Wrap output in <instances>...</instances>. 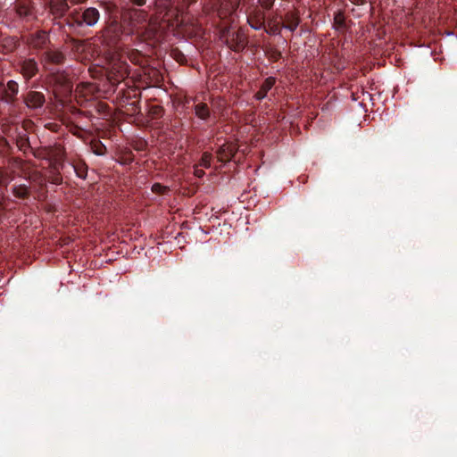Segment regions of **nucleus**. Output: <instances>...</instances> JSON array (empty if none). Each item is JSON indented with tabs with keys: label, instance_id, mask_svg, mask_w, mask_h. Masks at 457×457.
<instances>
[{
	"label": "nucleus",
	"instance_id": "21",
	"mask_svg": "<svg viewBox=\"0 0 457 457\" xmlns=\"http://www.w3.org/2000/svg\"><path fill=\"white\" fill-rule=\"evenodd\" d=\"M90 149L96 155L99 156H103L107 153L106 146L98 139H94L90 142Z\"/></svg>",
	"mask_w": 457,
	"mask_h": 457
},
{
	"label": "nucleus",
	"instance_id": "20",
	"mask_svg": "<svg viewBox=\"0 0 457 457\" xmlns=\"http://www.w3.org/2000/svg\"><path fill=\"white\" fill-rule=\"evenodd\" d=\"M333 26L337 30L339 31H344L347 29L345 18L343 12L337 11L335 13Z\"/></svg>",
	"mask_w": 457,
	"mask_h": 457
},
{
	"label": "nucleus",
	"instance_id": "10",
	"mask_svg": "<svg viewBox=\"0 0 457 457\" xmlns=\"http://www.w3.org/2000/svg\"><path fill=\"white\" fill-rule=\"evenodd\" d=\"M41 62L45 65H60L64 62L65 55L58 50L46 49L41 55Z\"/></svg>",
	"mask_w": 457,
	"mask_h": 457
},
{
	"label": "nucleus",
	"instance_id": "28",
	"mask_svg": "<svg viewBox=\"0 0 457 457\" xmlns=\"http://www.w3.org/2000/svg\"><path fill=\"white\" fill-rule=\"evenodd\" d=\"M168 190V187L161 185L160 183H154L153 186H152V191L154 193V194H157V195H162V194H164L166 191Z\"/></svg>",
	"mask_w": 457,
	"mask_h": 457
},
{
	"label": "nucleus",
	"instance_id": "25",
	"mask_svg": "<svg viewBox=\"0 0 457 457\" xmlns=\"http://www.w3.org/2000/svg\"><path fill=\"white\" fill-rule=\"evenodd\" d=\"M212 159V154L211 153L204 152L202 155L199 165L203 166L204 168H210Z\"/></svg>",
	"mask_w": 457,
	"mask_h": 457
},
{
	"label": "nucleus",
	"instance_id": "15",
	"mask_svg": "<svg viewBox=\"0 0 457 457\" xmlns=\"http://www.w3.org/2000/svg\"><path fill=\"white\" fill-rule=\"evenodd\" d=\"M196 1L197 0H182L183 4H186L187 7L190 4H195ZM211 9H212L213 12H216L218 17L220 19L225 18L227 14L230 12V11L227 10L224 7L221 0H212Z\"/></svg>",
	"mask_w": 457,
	"mask_h": 457
},
{
	"label": "nucleus",
	"instance_id": "6",
	"mask_svg": "<svg viewBox=\"0 0 457 457\" xmlns=\"http://www.w3.org/2000/svg\"><path fill=\"white\" fill-rule=\"evenodd\" d=\"M26 44L35 50H44L50 43L47 33L44 30H37L29 34L26 39Z\"/></svg>",
	"mask_w": 457,
	"mask_h": 457
},
{
	"label": "nucleus",
	"instance_id": "12",
	"mask_svg": "<svg viewBox=\"0 0 457 457\" xmlns=\"http://www.w3.org/2000/svg\"><path fill=\"white\" fill-rule=\"evenodd\" d=\"M264 12L258 8H255L247 17L248 24L255 30H260L264 28Z\"/></svg>",
	"mask_w": 457,
	"mask_h": 457
},
{
	"label": "nucleus",
	"instance_id": "32",
	"mask_svg": "<svg viewBox=\"0 0 457 457\" xmlns=\"http://www.w3.org/2000/svg\"><path fill=\"white\" fill-rule=\"evenodd\" d=\"M195 175L198 178H201L204 175V171L201 169L195 168Z\"/></svg>",
	"mask_w": 457,
	"mask_h": 457
},
{
	"label": "nucleus",
	"instance_id": "2",
	"mask_svg": "<svg viewBox=\"0 0 457 457\" xmlns=\"http://www.w3.org/2000/svg\"><path fill=\"white\" fill-rule=\"evenodd\" d=\"M123 21L128 23L132 33H139L148 24V12L139 8H127L123 12Z\"/></svg>",
	"mask_w": 457,
	"mask_h": 457
},
{
	"label": "nucleus",
	"instance_id": "30",
	"mask_svg": "<svg viewBox=\"0 0 457 457\" xmlns=\"http://www.w3.org/2000/svg\"><path fill=\"white\" fill-rule=\"evenodd\" d=\"M261 6L266 10H270L272 8L275 0H258Z\"/></svg>",
	"mask_w": 457,
	"mask_h": 457
},
{
	"label": "nucleus",
	"instance_id": "34",
	"mask_svg": "<svg viewBox=\"0 0 457 457\" xmlns=\"http://www.w3.org/2000/svg\"><path fill=\"white\" fill-rule=\"evenodd\" d=\"M237 7V4H236L235 6H232V11H235Z\"/></svg>",
	"mask_w": 457,
	"mask_h": 457
},
{
	"label": "nucleus",
	"instance_id": "5",
	"mask_svg": "<svg viewBox=\"0 0 457 457\" xmlns=\"http://www.w3.org/2000/svg\"><path fill=\"white\" fill-rule=\"evenodd\" d=\"M14 10L17 16L24 21H31L35 17L33 0H15Z\"/></svg>",
	"mask_w": 457,
	"mask_h": 457
},
{
	"label": "nucleus",
	"instance_id": "4",
	"mask_svg": "<svg viewBox=\"0 0 457 457\" xmlns=\"http://www.w3.org/2000/svg\"><path fill=\"white\" fill-rule=\"evenodd\" d=\"M225 44L234 52H242L248 44V37L245 30L243 28L235 30L225 41Z\"/></svg>",
	"mask_w": 457,
	"mask_h": 457
},
{
	"label": "nucleus",
	"instance_id": "27",
	"mask_svg": "<svg viewBox=\"0 0 457 457\" xmlns=\"http://www.w3.org/2000/svg\"><path fill=\"white\" fill-rule=\"evenodd\" d=\"M162 114V108L159 105H152L149 108V115L152 119H158Z\"/></svg>",
	"mask_w": 457,
	"mask_h": 457
},
{
	"label": "nucleus",
	"instance_id": "33",
	"mask_svg": "<svg viewBox=\"0 0 457 457\" xmlns=\"http://www.w3.org/2000/svg\"><path fill=\"white\" fill-rule=\"evenodd\" d=\"M74 4H79L84 3L86 0H70Z\"/></svg>",
	"mask_w": 457,
	"mask_h": 457
},
{
	"label": "nucleus",
	"instance_id": "11",
	"mask_svg": "<svg viewBox=\"0 0 457 457\" xmlns=\"http://www.w3.org/2000/svg\"><path fill=\"white\" fill-rule=\"evenodd\" d=\"M237 148L232 143L223 144L217 151V158L220 162H228L235 156Z\"/></svg>",
	"mask_w": 457,
	"mask_h": 457
},
{
	"label": "nucleus",
	"instance_id": "13",
	"mask_svg": "<svg viewBox=\"0 0 457 457\" xmlns=\"http://www.w3.org/2000/svg\"><path fill=\"white\" fill-rule=\"evenodd\" d=\"M300 16L298 11L287 12L284 16V23L282 27L294 32L300 24Z\"/></svg>",
	"mask_w": 457,
	"mask_h": 457
},
{
	"label": "nucleus",
	"instance_id": "31",
	"mask_svg": "<svg viewBox=\"0 0 457 457\" xmlns=\"http://www.w3.org/2000/svg\"><path fill=\"white\" fill-rule=\"evenodd\" d=\"M266 32L267 33H270V34H279L280 33V25L279 23H274L272 24L269 29H266Z\"/></svg>",
	"mask_w": 457,
	"mask_h": 457
},
{
	"label": "nucleus",
	"instance_id": "23",
	"mask_svg": "<svg viewBox=\"0 0 457 457\" xmlns=\"http://www.w3.org/2000/svg\"><path fill=\"white\" fill-rule=\"evenodd\" d=\"M31 153L35 158L41 160L50 159V150L48 148H32Z\"/></svg>",
	"mask_w": 457,
	"mask_h": 457
},
{
	"label": "nucleus",
	"instance_id": "26",
	"mask_svg": "<svg viewBox=\"0 0 457 457\" xmlns=\"http://www.w3.org/2000/svg\"><path fill=\"white\" fill-rule=\"evenodd\" d=\"M234 31L231 25L223 26L220 30V38L225 42Z\"/></svg>",
	"mask_w": 457,
	"mask_h": 457
},
{
	"label": "nucleus",
	"instance_id": "8",
	"mask_svg": "<svg viewBox=\"0 0 457 457\" xmlns=\"http://www.w3.org/2000/svg\"><path fill=\"white\" fill-rule=\"evenodd\" d=\"M49 12L54 20H60L64 17L67 18V12L70 10L68 0H49L48 2Z\"/></svg>",
	"mask_w": 457,
	"mask_h": 457
},
{
	"label": "nucleus",
	"instance_id": "24",
	"mask_svg": "<svg viewBox=\"0 0 457 457\" xmlns=\"http://www.w3.org/2000/svg\"><path fill=\"white\" fill-rule=\"evenodd\" d=\"M48 181L54 185H61L62 184V176L61 171H58L57 169L55 170H49Z\"/></svg>",
	"mask_w": 457,
	"mask_h": 457
},
{
	"label": "nucleus",
	"instance_id": "14",
	"mask_svg": "<svg viewBox=\"0 0 457 457\" xmlns=\"http://www.w3.org/2000/svg\"><path fill=\"white\" fill-rule=\"evenodd\" d=\"M20 46V42L18 37H5L2 38L0 42V53L3 54H8L14 52L18 46Z\"/></svg>",
	"mask_w": 457,
	"mask_h": 457
},
{
	"label": "nucleus",
	"instance_id": "3",
	"mask_svg": "<svg viewBox=\"0 0 457 457\" xmlns=\"http://www.w3.org/2000/svg\"><path fill=\"white\" fill-rule=\"evenodd\" d=\"M19 93V84L15 80H9L6 84L0 81V102L14 105Z\"/></svg>",
	"mask_w": 457,
	"mask_h": 457
},
{
	"label": "nucleus",
	"instance_id": "22",
	"mask_svg": "<svg viewBox=\"0 0 457 457\" xmlns=\"http://www.w3.org/2000/svg\"><path fill=\"white\" fill-rule=\"evenodd\" d=\"M16 145L19 148V150L22 151L24 154H26V152L28 150L31 151V149H32V147L30 146V143H29V137H28V136L26 134L25 135H20L17 137V139H16Z\"/></svg>",
	"mask_w": 457,
	"mask_h": 457
},
{
	"label": "nucleus",
	"instance_id": "7",
	"mask_svg": "<svg viewBox=\"0 0 457 457\" xmlns=\"http://www.w3.org/2000/svg\"><path fill=\"white\" fill-rule=\"evenodd\" d=\"M20 72L26 80L35 77L39 71L38 63L35 58H25L19 62Z\"/></svg>",
	"mask_w": 457,
	"mask_h": 457
},
{
	"label": "nucleus",
	"instance_id": "16",
	"mask_svg": "<svg viewBox=\"0 0 457 457\" xmlns=\"http://www.w3.org/2000/svg\"><path fill=\"white\" fill-rule=\"evenodd\" d=\"M194 111L195 116L204 121H207L211 118V110L205 103L199 102L195 104Z\"/></svg>",
	"mask_w": 457,
	"mask_h": 457
},
{
	"label": "nucleus",
	"instance_id": "19",
	"mask_svg": "<svg viewBox=\"0 0 457 457\" xmlns=\"http://www.w3.org/2000/svg\"><path fill=\"white\" fill-rule=\"evenodd\" d=\"M72 167L74 169L76 175L79 178H80L82 179H86V178L87 176L88 167L84 161L79 160L78 162H73Z\"/></svg>",
	"mask_w": 457,
	"mask_h": 457
},
{
	"label": "nucleus",
	"instance_id": "29",
	"mask_svg": "<svg viewBox=\"0 0 457 457\" xmlns=\"http://www.w3.org/2000/svg\"><path fill=\"white\" fill-rule=\"evenodd\" d=\"M63 168V162L62 158L55 160L54 162H51L49 170H55L57 169L58 171H61V170Z\"/></svg>",
	"mask_w": 457,
	"mask_h": 457
},
{
	"label": "nucleus",
	"instance_id": "9",
	"mask_svg": "<svg viewBox=\"0 0 457 457\" xmlns=\"http://www.w3.org/2000/svg\"><path fill=\"white\" fill-rule=\"evenodd\" d=\"M22 98L26 106L30 109L41 108L46 102L43 93L33 90H29L26 94H23Z\"/></svg>",
	"mask_w": 457,
	"mask_h": 457
},
{
	"label": "nucleus",
	"instance_id": "17",
	"mask_svg": "<svg viewBox=\"0 0 457 457\" xmlns=\"http://www.w3.org/2000/svg\"><path fill=\"white\" fill-rule=\"evenodd\" d=\"M276 82L274 77L267 78L262 84L260 90L255 94V98L259 101L266 97L268 92L273 87Z\"/></svg>",
	"mask_w": 457,
	"mask_h": 457
},
{
	"label": "nucleus",
	"instance_id": "1",
	"mask_svg": "<svg viewBox=\"0 0 457 457\" xmlns=\"http://www.w3.org/2000/svg\"><path fill=\"white\" fill-rule=\"evenodd\" d=\"M100 19V12L95 7L85 8L82 12L79 9L73 10L65 18L66 24L70 27H93Z\"/></svg>",
	"mask_w": 457,
	"mask_h": 457
},
{
	"label": "nucleus",
	"instance_id": "18",
	"mask_svg": "<svg viewBox=\"0 0 457 457\" xmlns=\"http://www.w3.org/2000/svg\"><path fill=\"white\" fill-rule=\"evenodd\" d=\"M12 193L15 197L22 200L29 199L30 196L29 187L25 184L13 185Z\"/></svg>",
	"mask_w": 457,
	"mask_h": 457
}]
</instances>
